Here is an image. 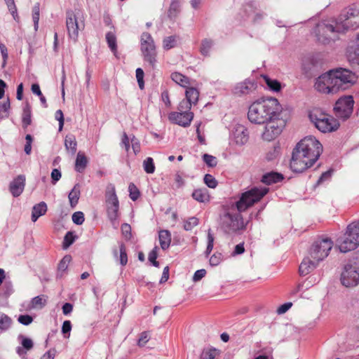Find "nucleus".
Here are the masks:
<instances>
[{"label":"nucleus","instance_id":"15","mask_svg":"<svg viewBox=\"0 0 359 359\" xmlns=\"http://www.w3.org/2000/svg\"><path fill=\"white\" fill-rule=\"evenodd\" d=\"M359 281V273L351 266H346L341 275V282L346 287L355 286Z\"/></svg>","mask_w":359,"mask_h":359},{"label":"nucleus","instance_id":"39","mask_svg":"<svg viewBox=\"0 0 359 359\" xmlns=\"http://www.w3.org/2000/svg\"><path fill=\"white\" fill-rule=\"evenodd\" d=\"M12 324V319L6 314L0 312V330H8Z\"/></svg>","mask_w":359,"mask_h":359},{"label":"nucleus","instance_id":"35","mask_svg":"<svg viewBox=\"0 0 359 359\" xmlns=\"http://www.w3.org/2000/svg\"><path fill=\"white\" fill-rule=\"evenodd\" d=\"M106 41L109 48L114 55L117 53L116 36L114 32H109L106 34Z\"/></svg>","mask_w":359,"mask_h":359},{"label":"nucleus","instance_id":"51","mask_svg":"<svg viewBox=\"0 0 359 359\" xmlns=\"http://www.w3.org/2000/svg\"><path fill=\"white\" fill-rule=\"evenodd\" d=\"M128 190H129V196H130V198L133 201H136L139 196H140V191L138 190V189L136 187V186L133 184V183H130L129 184V187H128Z\"/></svg>","mask_w":359,"mask_h":359},{"label":"nucleus","instance_id":"7","mask_svg":"<svg viewBox=\"0 0 359 359\" xmlns=\"http://www.w3.org/2000/svg\"><path fill=\"white\" fill-rule=\"evenodd\" d=\"M66 27L69 38L76 42L79 31L83 30L85 27L84 16L81 10H68L66 12Z\"/></svg>","mask_w":359,"mask_h":359},{"label":"nucleus","instance_id":"54","mask_svg":"<svg viewBox=\"0 0 359 359\" xmlns=\"http://www.w3.org/2000/svg\"><path fill=\"white\" fill-rule=\"evenodd\" d=\"M74 240L75 236H74L73 233L68 231L64 238L63 248H69L74 243Z\"/></svg>","mask_w":359,"mask_h":359},{"label":"nucleus","instance_id":"32","mask_svg":"<svg viewBox=\"0 0 359 359\" xmlns=\"http://www.w3.org/2000/svg\"><path fill=\"white\" fill-rule=\"evenodd\" d=\"M185 95V100L189 101L191 104H196L197 103L199 97V92L196 88L193 87L189 88L187 86Z\"/></svg>","mask_w":359,"mask_h":359},{"label":"nucleus","instance_id":"19","mask_svg":"<svg viewBox=\"0 0 359 359\" xmlns=\"http://www.w3.org/2000/svg\"><path fill=\"white\" fill-rule=\"evenodd\" d=\"M357 43L350 45L346 50L348 61L353 65L359 66V33L356 35Z\"/></svg>","mask_w":359,"mask_h":359},{"label":"nucleus","instance_id":"60","mask_svg":"<svg viewBox=\"0 0 359 359\" xmlns=\"http://www.w3.org/2000/svg\"><path fill=\"white\" fill-rule=\"evenodd\" d=\"M18 321L24 325H29L33 321V318L29 315H20L18 318Z\"/></svg>","mask_w":359,"mask_h":359},{"label":"nucleus","instance_id":"50","mask_svg":"<svg viewBox=\"0 0 359 359\" xmlns=\"http://www.w3.org/2000/svg\"><path fill=\"white\" fill-rule=\"evenodd\" d=\"M222 259L223 256L220 252H215L210 258V264L212 266H216L221 263Z\"/></svg>","mask_w":359,"mask_h":359},{"label":"nucleus","instance_id":"16","mask_svg":"<svg viewBox=\"0 0 359 359\" xmlns=\"http://www.w3.org/2000/svg\"><path fill=\"white\" fill-rule=\"evenodd\" d=\"M342 15L344 17L343 26L346 29H356L359 27V9L351 7L345 14Z\"/></svg>","mask_w":359,"mask_h":359},{"label":"nucleus","instance_id":"11","mask_svg":"<svg viewBox=\"0 0 359 359\" xmlns=\"http://www.w3.org/2000/svg\"><path fill=\"white\" fill-rule=\"evenodd\" d=\"M241 212L236 210L235 204L232 205L222 217L223 224L233 231L244 229L245 224Z\"/></svg>","mask_w":359,"mask_h":359},{"label":"nucleus","instance_id":"59","mask_svg":"<svg viewBox=\"0 0 359 359\" xmlns=\"http://www.w3.org/2000/svg\"><path fill=\"white\" fill-rule=\"evenodd\" d=\"M144 72L141 68L136 69V78L140 89L144 88Z\"/></svg>","mask_w":359,"mask_h":359},{"label":"nucleus","instance_id":"56","mask_svg":"<svg viewBox=\"0 0 359 359\" xmlns=\"http://www.w3.org/2000/svg\"><path fill=\"white\" fill-rule=\"evenodd\" d=\"M72 221L77 225H81L84 222V215L82 212H76L72 215Z\"/></svg>","mask_w":359,"mask_h":359},{"label":"nucleus","instance_id":"22","mask_svg":"<svg viewBox=\"0 0 359 359\" xmlns=\"http://www.w3.org/2000/svg\"><path fill=\"white\" fill-rule=\"evenodd\" d=\"M233 139L238 145H243L248 140L247 129L241 125L236 126L233 131Z\"/></svg>","mask_w":359,"mask_h":359},{"label":"nucleus","instance_id":"23","mask_svg":"<svg viewBox=\"0 0 359 359\" xmlns=\"http://www.w3.org/2000/svg\"><path fill=\"white\" fill-rule=\"evenodd\" d=\"M106 208L119 205L118 199L116 194L115 187L112 184L107 185L105 192Z\"/></svg>","mask_w":359,"mask_h":359},{"label":"nucleus","instance_id":"36","mask_svg":"<svg viewBox=\"0 0 359 359\" xmlns=\"http://www.w3.org/2000/svg\"><path fill=\"white\" fill-rule=\"evenodd\" d=\"M80 196V189L78 184H76L68 195L70 205L74 208L78 203Z\"/></svg>","mask_w":359,"mask_h":359},{"label":"nucleus","instance_id":"25","mask_svg":"<svg viewBox=\"0 0 359 359\" xmlns=\"http://www.w3.org/2000/svg\"><path fill=\"white\" fill-rule=\"evenodd\" d=\"M47 210V205L43 201L34 205L32 208V221L35 222L39 219V217L44 215L46 213Z\"/></svg>","mask_w":359,"mask_h":359},{"label":"nucleus","instance_id":"3","mask_svg":"<svg viewBox=\"0 0 359 359\" xmlns=\"http://www.w3.org/2000/svg\"><path fill=\"white\" fill-rule=\"evenodd\" d=\"M344 17L341 15L339 22L334 20H323L318 23L315 27L314 33L319 43L328 44L337 38L339 32L347 30L343 26Z\"/></svg>","mask_w":359,"mask_h":359},{"label":"nucleus","instance_id":"48","mask_svg":"<svg viewBox=\"0 0 359 359\" xmlns=\"http://www.w3.org/2000/svg\"><path fill=\"white\" fill-rule=\"evenodd\" d=\"M203 160L208 166L211 168L215 167L217 164L216 157L208 154H203Z\"/></svg>","mask_w":359,"mask_h":359},{"label":"nucleus","instance_id":"33","mask_svg":"<svg viewBox=\"0 0 359 359\" xmlns=\"http://www.w3.org/2000/svg\"><path fill=\"white\" fill-rule=\"evenodd\" d=\"M88 163L86 156L81 152H79L75 162V170L79 172H82Z\"/></svg>","mask_w":359,"mask_h":359},{"label":"nucleus","instance_id":"29","mask_svg":"<svg viewBox=\"0 0 359 359\" xmlns=\"http://www.w3.org/2000/svg\"><path fill=\"white\" fill-rule=\"evenodd\" d=\"M283 179V177L281 174L271 172L264 175L262 178V182L266 184H271L280 182Z\"/></svg>","mask_w":359,"mask_h":359},{"label":"nucleus","instance_id":"55","mask_svg":"<svg viewBox=\"0 0 359 359\" xmlns=\"http://www.w3.org/2000/svg\"><path fill=\"white\" fill-rule=\"evenodd\" d=\"M158 248L155 247L149 253L148 256L149 261L156 267H158L159 262L156 261Z\"/></svg>","mask_w":359,"mask_h":359},{"label":"nucleus","instance_id":"2","mask_svg":"<svg viewBox=\"0 0 359 359\" xmlns=\"http://www.w3.org/2000/svg\"><path fill=\"white\" fill-rule=\"evenodd\" d=\"M282 107L274 97H262L248 107V118L255 124L262 125L280 116Z\"/></svg>","mask_w":359,"mask_h":359},{"label":"nucleus","instance_id":"37","mask_svg":"<svg viewBox=\"0 0 359 359\" xmlns=\"http://www.w3.org/2000/svg\"><path fill=\"white\" fill-rule=\"evenodd\" d=\"M72 260L70 255H65L60 262L57 267V276L62 277L64 273L67 271L69 264Z\"/></svg>","mask_w":359,"mask_h":359},{"label":"nucleus","instance_id":"47","mask_svg":"<svg viewBox=\"0 0 359 359\" xmlns=\"http://www.w3.org/2000/svg\"><path fill=\"white\" fill-rule=\"evenodd\" d=\"M207 238H208V245H207L206 250L205 252L206 257H208L210 254L211 251L213 249V246H214V236H213L210 229H209L208 231Z\"/></svg>","mask_w":359,"mask_h":359},{"label":"nucleus","instance_id":"13","mask_svg":"<svg viewBox=\"0 0 359 359\" xmlns=\"http://www.w3.org/2000/svg\"><path fill=\"white\" fill-rule=\"evenodd\" d=\"M354 100L351 95L343 96L335 103L334 110L337 116L346 119L353 112Z\"/></svg>","mask_w":359,"mask_h":359},{"label":"nucleus","instance_id":"17","mask_svg":"<svg viewBox=\"0 0 359 359\" xmlns=\"http://www.w3.org/2000/svg\"><path fill=\"white\" fill-rule=\"evenodd\" d=\"M257 88V84L254 80L245 79L238 83L233 88V92L238 96L247 95L253 93Z\"/></svg>","mask_w":359,"mask_h":359},{"label":"nucleus","instance_id":"10","mask_svg":"<svg viewBox=\"0 0 359 359\" xmlns=\"http://www.w3.org/2000/svg\"><path fill=\"white\" fill-rule=\"evenodd\" d=\"M332 246L333 243L329 238L318 240L313 243L308 255L312 259L320 262L328 256Z\"/></svg>","mask_w":359,"mask_h":359},{"label":"nucleus","instance_id":"31","mask_svg":"<svg viewBox=\"0 0 359 359\" xmlns=\"http://www.w3.org/2000/svg\"><path fill=\"white\" fill-rule=\"evenodd\" d=\"M65 146L66 150L71 153L72 155H74L76 152L77 143L76 138L74 135H67L65 140Z\"/></svg>","mask_w":359,"mask_h":359},{"label":"nucleus","instance_id":"5","mask_svg":"<svg viewBox=\"0 0 359 359\" xmlns=\"http://www.w3.org/2000/svg\"><path fill=\"white\" fill-rule=\"evenodd\" d=\"M337 93L344 91L353 86L357 81L355 74L346 68L338 67L330 69Z\"/></svg>","mask_w":359,"mask_h":359},{"label":"nucleus","instance_id":"4","mask_svg":"<svg viewBox=\"0 0 359 359\" xmlns=\"http://www.w3.org/2000/svg\"><path fill=\"white\" fill-rule=\"evenodd\" d=\"M340 252H347L359 246V220L350 224L343 236L337 240Z\"/></svg>","mask_w":359,"mask_h":359},{"label":"nucleus","instance_id":"61","mask_svg":"<svg viewBox=\"0 0 359 359\" xmlns=\"http://www.w3.org/2000/svg\"><path fill=\"white\" fill-rule=\"evenodd\" d=\"M149 336L148 332H143L140 334L139 340L137 341V345L139 346H144L147 342L149 341Z\"/></svg>","mask_w":359,"mask_h":359},{"label":"nucleus","instance_id":"52","mask_svg":"<svg viewBox=\"0 0 359 359\" xmlns=\"http://www.w3.org/2000/svg\"><path fill=\"white\" fill-rule=\"evenodd\" d=\"M204 182L208 187L212 189L215 188L217 185V182L215 178L210 174H206L204 176Z\"/></svg>","mask_w":359,"mask_h":359},{"label":"nucleus","instance_id":"18","mask_svg":"<svg viewBox=\"0 0 359 359\" xmlns=\"http://www.w3.org/2000/svg\"><path fill=\"white\" fill-rule=\"evenodd\" d=\"M193 118V113H182L178 111L171 112L168 116V118L170 121L183 127L189 126Z\"/></svg>","mask_w":359,"mask_h":359},{"label":"nucleus","instance_id":"44","mask_svg":"<svg viewBox=\"0 0 359 359\" xmlns=\"http://www.w3.org/2000/svg\"><path fill=\"white\" fill-rule=\"evenodd\" d=\"M217 353L216 348L204 349L201 354V359H214Z\"/></svg>","mask_w":359,"mask_h":359},{"label":"nucleus","instance_id":"45","mask_svg":"<svg viewBox=\"0 0 359 359\" xmlns=\"http://www.w3.org/2000/svg\"><path fill=\"white\" fill-rule=\"evenodd\" d=\"M198 224V219L195 217H189L184 222V229L186 231H191L194 226Z\"/></svg>","mask_w":359,"mask_h":359},{"label":"nucleus","instance_id":"27","mask_svg":"<svg viewBox=\"0 0 359 359\" xmlns=\"http://www.w3.org/2000/svg\"><path fill=\"white\" fill-rule=\"evenodd\" d=\"M48 297L46 295H39L32 299L29 308V309H41L47 303Z\"/></svg>","mask_w":359,"mask_h":359},{"label":"nucleus","instance_id":"62","mask_svg":"<svg viewBox=\"0 0 359 359\" xmlns=\"http://www.w3.org/2000/svg\"><path fill=\"white\" fill-rule=\"evenodd\" d=\"M62 174L60 170L55 168L51 172L52 183L55 184L61 178Z\"/></svg>","mask_w":359,"mask_h":359},{"label":"nucleus","instance_id":"42","mask_svg":"<svg viewBox=\"0 0 359 359\" xmlns=\"http://www.w3.org/2000/svg\"><path fill=\"white\" fill-rule=\"evenodd\" d=\"M213 45V41L210 39H205L201 41L200 51L204 56H208L210 50Z\"/></svg>","mask_w":359,"mask_h":359},{"label":"nucleus","instance_id":"20","mask_svg":"<svg viewBox=\"0 0 359 359\" xmlns=\"http://www.w3.org/2000/svg\"><path fill=\"white\" fill-rule=\"evenodd\" d=\"M318 262L312 259L310 255L305 257L301 262L299 267V272L301 276H306L314 270L318 264Z\"/></svg>","mask_w":359,"mask_h":359},{"label":"nucleus","instance_id":"41","mask_svg":"<svg viewBox=\"0 0 359 359\" xmlns=\"http://www.w3.org/2000/svg\"><path fill=\"white\" fill-rule=\"evenodd\" d=\"M32 123L31 118V107L28 103L26 104L23 109L22 124L25 128L29 126Z\"/></svg>","mask_w":359,"mask_h":359},{"label":"nucleus","instance_id":"12","mask_svg":"<svg viewBox=\"0 0 359 359\" xmlns=\"http://www.w3.org/2000/svg\"><path fill=\"white\" fill-rule=\"evenodd\" d=\"M313 87L321 94L334 95L337 93V90L334 88V81L330 70L316 79Z\"/></svg>","mask_w":359,"mask_h":359},{"label":"nucleus","instance_id":"57","mask_svg":"<svg viewBox=\"0 0 359 359\" xmlns=\"http://www.w3.org/2000/svg\"><path fill=\"white\" fill-rule=\"evenodd\" d=\"M9 11L11 12V15H13V18L15 20L16 17H18L17 15V8L14 3V0H4Z\"/></svg>","mask_w":359,"mask_h":359},{"label":"nucleus","instance_id":"34","mask_svg":"<svg viewBox=\"0 0 359 359\" xmlns=\"http://www.w3.org/2000/svg\"><path fill=\"white\" fill-rule=\"evenodd\" d=\"M170 77L173 81L184 88H187L189 85V79L179 72L172 73Z\"/></svg>","mask_w":359,"mask_h":359},{"label":"nucleus","instance_id":"26","mask_svg":"<svg viewBox=\"0 0 359 359\" xmlns=\"http://www.w3.org/2000/svg\"><path fill=\"white\" fill-rule=\"evenodd\" d=\"M191 196L194 200L200 203H207L210 201V195L205 188L195 189Z\"/></svg>","mask_w":359,"mask_h":359},{"label":"nucleus","instance_id":"14","mask_svg":"<svg viewBox=\"0 0 359 359\" xmlns=\"http://www.w3.org/2000/svg\"><path fill=\"white\" fill-rule=\"evenodd\" d=\"M278 117L267 121L264 131L262 133V138L266 141H271L277 137L283 131L285 127V121Z\"/></svg>","mask_w":359,"mask_h":359},{"label":"nucleus","instance_id":"40","mask_svg":"<svg viewBox=\"0 0 359 359\" xmlns=\"http://www.w3.org/2000/svg\"><path fill=\"white\" fill-rule=\"evenodd\" d=\"M263 79L270 90L274 92H278L280 90V83L277 80L271 79L267 76H263Z\"/></svg>","mask_w":359,"mask_h":359},{"label":"nucleus","instance_id":"63","mask_svg":"<svg viewBox=\"0 0 359 359\" xmlns=\"http://www.w3.org/2000/svg\"><path fill=\"white\" fill-rule=\"evenodd\" d=\"M206 274V271L205 269H199L197 270L193 276V281L194 282H198L201 280L203 277H205Z\"/></svg>","mask_w":359,"mask_h":359},{"label":"nucleus","instance_id":"38","mask_svg":"<svg viewBox=\"0 0 359 359\" xmlns=\"http://www.w3.org/2000/svg\"><path fill=\"white\" fill-rule=\"evenodd\" d=\"M178 36L176 35L169 36L163 39V48L165 50H170L177 46Z\"/></svg>","mask_w":359,"mask_h":359},{"label":"nucleus","instance_id":"49","mask_svg":"<svg viewBox=\"0 0 359 359\" xmlns=\"http://www.w3.org/2000/svg\"><path fill=\"white\" fill-rule=\"evenodd\" d=\"M191 104L186 100H182L178 106V112H182V113H191L190 111V109L191 108Z\"/></svg>","mask_w":359,"mask_h":359},{"label":"nucleus","instance_id":"30","mask_svg":"<svg viewBox=\"0 0 359 359\" xmlns=\"http://www.w3.org/2000/svg\"><path fill=\"white\" fill-rule=\"evenodd\" d=\"M107 213L109 219L114 226L118 224L117 219L119 217V205L107 208Z\"/></svg>","mask_w":359,"mask_h":359},{"label":"nucleus","instance_id":"53","mask_svg":"<svg viewBox=\"0 0 359 359\" xmlns=\"http://www.w3.org/2000/svg\"><path fill=\"white\" fill-rule=\"evenodd\" d=\"M19 339H21V344L23 348L29 351L33 348L34 344L31 339L24 337L23 335H19Z\"/></svg>","mask_w":359,"mask_h":359},{"label":"nucleus","instance_id":"9","mask_svg":"<svg viewBox=\"0 0 359 359\" xmlns=\"http://www.w3.org/2000/svg\"><path fill=\"white\" fill-rule=\"evenodd\" d=\"M140 50L144 60L154 69L157 62L156 46L153 37L148 32H143L141 35Z\"/></svg>","mask_w":359,"mask_h":359},{"label":"nucleus","instance_id":"43","mask_svg":"<svg viewBox=\"0 0 359 359\" xmlns=\"http://www.w3.org/2000/svg\"><path fill=\"white\" fill-rule=\"evenodd\" d=\"M143 166L144 170L147 173L151 174L154 172L155 166L152 158H147L143 162Z\"/></svg>","mask_w":359,"mask_h":359},{"label":"nucleus","instance_id":"64","mask_svg":"<svg viewBox=\"0 0 359 359\" xmlns=\"http://www.w3.org/2000/svg\"><path fill=\"white\" fill-rule=\"evenodd\" d=\"M56 350L55 348H51L47 352H46L40 359H54L56 355Z\"/></svg>","mask_w":359,"mask_h":359},{"label":"nucleus","instance_id":"58","mask_svg":"<svg viewBox=\"0 0 359 359\" xmlns=\"http://www.w3.org/2000/svg\"><path fill=\"white\" fill-rule=\"evenodd\" d=\"M128 262V257L126 254V250L125 245L122 243L120 245V263L121 265L124 266Z\"/></svg>","mask_w":359,"mask_h":359},{"label":"nucleus","instance_id":"24","mask_svg":"<svg viewBox=\"0 0 359 359\" xmlns=\"http://www.w3.org/2000/svg\"><path fill=\"white\" fill-rule=\"evenodd\" d=\"M182 0H171L167 11L168 18L170 20H175L181 13Z\"/></svg>","mask_w":359,"mask_h":359},{"label":"nucleus","instance_id":"21","mask_svg":"<svg viewBox=\"0 0 359 359\" xmlns=\"http://www.w3.org/2000/svg\"><path fill=\"white\" fill-rule=\"evenodd\" d=\"M25 186V177L18 175L10 184L9 189L13 197L19 196L23 191Z\"/></svg>","mask_w":359,"mask_h":359},{"label":"nucleus","instance_id":"6","mask_svg":"<svg viewBox=\"0 0 359 359\" xmlns=\"http://www.w3.org/2000/svg\"><path fill=\"white\" fill-rule=\"evenodd\" d=\"M269 191L265 187H255L243 193L240 199L235 203L238 212H244L255 203L259 201Z\"/></svg>","mask_w":359,"mask_h":359},{"label":"nucleus","instance_id":"28","mask_svg":"<svg viewBox=\"0 0 359 359\" xmlns=\"http://www.w3.org/2000/svg\"><path fill=\"white\" fill-rule=\"evenodd\" d=\"M158 239L161 248L165 250H167L171 243V234L168 230H161L158 233Z\"/></svg>","mask_w":359,"mask_h":359},{"label":"nucleus","instance_id":"1","mask_svg":"<svg viewBox=\"0 0 359 359\" xmlns=\"http://www.w3.org/2000/svg\"><path fill=\"white\" fill-rule=\"evenodd\" d=\"M323 152L320 142L313 136H307L297 143L292 151L290 166L295 172H302L311 167Z\"/></svg>","mask_w":359,"mask_h":359},{"label":"nucleus","instance_id":"46","mask_svg":"<svg viewBox=\"0 0 359 359\" xmlns=\"http://www.w3.org/2000/svg\"><path fill=\"white\" fill-rule=\"evenodd\" d=\"M10 109V101L8 99L6 101L0 104V118H5L8 116V110Z\"/></svg>","mask_w":359,"mask_h":359},{"label":"nucleus","instance_id":"8","mask_svg":"<svg viewBox=\"0 0 359 359\" xmlns=\"http://www.w3.org/2000/svg\"><path fill=\"white\" fill-rule=\"evenodd\" d=\"M309 118L315 126L322 133H330L339 127V121L319 109H314L309 114Z\"/></svg>","mask_w":359,"mask_h":359}]
</instances>
